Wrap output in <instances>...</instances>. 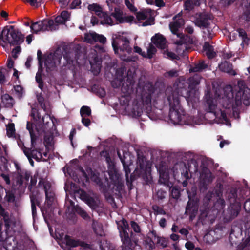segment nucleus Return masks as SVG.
<instances>
[{"mask_svg":"<svg viewBox=\"0 0 250 250\" xmlns=\"http://www.w3.org/2000/svg\"><path fill=\"white\" fill-rule=\"evenodd\" d=\"M81 0H72L69 5V8L71 9H80L81 7Z\"/></svg>","mask_w":250,"mask_h":250,"instance_id":"obj_46","label":"nucleus"},{"mask_svg":"<svg viewBox=\"0 0 250 250\" xmlns=\"http://www.w3.org/2000/svg\"><path fill=\"white\" fill-rule=\"evenodd\" d=\"M1 101L3 104L6 107H12L14 103L13 98L6 94L1 96Z\"/></svg>","mask_w":250,"mask_h":250,"instance_id":"obj_32","label":"nucleus"},{"mask_svg":"<svg viewBox=\"0 0 250 250\" xmlns=\"http://www.w3.org/2000/svg\"><path fill=\"white\" fill-rule=\"evenodd\" d=\"M164 54L166 57L171 58V59H175L177 57V55L173 52H169V51L166 50H164L163 52Z\"/></svg>","mask_w":250,"mask_h":250,"instance_id":"obj_57","label":"nucleus"},{"mask_svg":"<svg viewBox=\"0 0 250 250\" xmlns=\"http://www.w3.org/2000/svg\"><path fill=\"white\" fill-rule=\"evenodd\" d=\"M196 3L193 2V0H188L185 1V9L187 10H190L193 7L194 5H196Z\"/></svg>","mask_w":250,"mask_h":250,"instance_id":"obj_49","label":"nucleus"},{"mask_svg":"<svg viewBox=\"0 0 250 250\" xmlns=\"http://www.w3.org/2000/svg\"><path fill=\"white\" fill-rule=\"evenodd\" d=\"M166 77H174L178 76V71L175 69L171 70L165 74Z\"/></svg>","mask_w":250,"mask_h":250,"instance_id":"obj_54","label":"nucleus"},{"mask_svg":"<svg viewBox=\"0 0 250 250\" xmlns=\"http://www.w3.org/2000/svg\"><path fill=\"white\" fill-rule=\"evenodd\" d=\"M30 177V173L27 171L17 168V171L13 174V186H21L26 184Z\"/></svg>","mask_w":250,"mask_h":250,"instance_id":"obj_14","label":"nucleus"},{"mask_svg":"<svg viewBox=\"0 0 250 250\" xmlns=\"http://www.w3.org/2000/svg\"><path fill=\"white\" fill-rule=\"evenodd\" d=\"M201 177L205 183L210 182L213 179V176L208 170H206L205 172L201 174Z\"/></svg>","mask_w":250,"mask_h":250,"instance_id":"obj_37","label":"nucleus"},{"mask_svg":"<svg viewBox=\"0 0 250 250\" xmlns=\"http://www.w3.org/2000/svg\"><path fill=\"white\" fill-rule=\"evenodd\" d=\"M26 128L29 131L31 140V148L29 149L24 147L23 149V152L28 159L33 158L37 161H40L42 159V154L40 149H37L36 148V140L37 139V134L39 130L35 125L29 122L27 123Z\"/></svg>","mask_w":250,"mask_h":250,"instance_id":"obj_2","label":"nucleus"},{"mask_svg":"<svg viewBox=\"0 0 250 250\" xmlns=\"http://www.w3.org/2000/svg\"><path fill=\"white\" fill-rule=\"evenodd\" d=\"M92 227L97 235L102 236L104 234L103 226L101 223L93 220Z\"/></svg>","mask_w":250,"mask_h":250,"instance_id":"obj_34","label":"nucleus"},{"mask_svg":"<svg viewBox=\"0 0 250 250\" xmlns=\"http://www.w3.org/2000/svg\"><path fill=\"white\" fill-rule=\"evenodd\" d=\"M171 194L172 197L173 198L177 199L180 196V190L178 188H177L175 187H173L171 189Z\"/></svg>","mask_w":250,"mask_h":250,"instance_id":"obj_53","label":"nucleus"},{"mask_svg":"<svg viewBox=\"0 0 250 250\" xmlns=\"http://www.w3.org/2000/svg\"><path fill=\"white\" fill-rule=\"evenodd\" d=\"M203 79L201 76L195 75L188 80V88H196V87L200 83Z\"/></svg>","mask_w":250,"mask_h":250,"instance_id":"obj_30","label":"nucleus"},{"mask_svg":"<svg viewBox=\"0 0 250 250\" xmlns=\"http://www.w3.org/2000/svg\"><path fill=\"white\" fill-rule=\"evenodd\" d=\"M61 58L62 51L60 49H57L53 53L45 54L43 61L46 72L48 73L55 70L56 66L60 64Z\"/></svg>","mask_w":250,"mask_h":250,"instance_id":"obj_7","label":"nucleus"},{"mask_svg":"<svg viewBox=\"0 0 250 250\" xmlns=\"http://www.w3.org/2000/svg\"><path fill=\"white\" fill-rule=\"evenodd\" d=\"M65 21L63 20V18H62V17L61 16V15L58 16L55 18V23L57 24H63L64 23Z\"/></svg>","mask_w":250,"mask_h":250,"instance_id":"obj_61","label":"nucleus"},{"mask_svg":"<svg viewBox=\"0 0 250 250\" xmlns=\"http://www.w3.org/2000/svg\"><path fill=\"white\" fill-rule=\"evenodd\" d=\"M60 14L61 15V16L62 17V18H63V20L65 22L70 20V13L68 11L65 10L63 11Z\"/></svg>","mask_w":250,"mask_h":250,"instance_id":"obj_55","label":"nucleus"},{"mask_svg":"<svg viewBox=\"0 0 250 250\" xmlns=\"http://www.w3.org/2000/svg\"><path fill=\"white\" fill-rule=\"evenodd\" d=\"M223 91L224 95L221 96L216 91V95L219 102L222 104L223 106L225 108H229L233 106L232 103L233 101V93L232 87L230 85L227 86L223 89H218V92Z\"/></svg>","mask_w":250,"mask_h":250,"instance_id":"obj_10","label":"nucleus"},{"mask_svg":"<svg viewBox=\"0 0 250 250\" xmlns=\"http://www.w3.org/2000/svg\"><path fill=\"white\" fill-rule=\"evenodd\" d=\"M204 49L208 58H212L215 56L216 53L214 52L213 47L208 43H205Z\"/></svg>","mask_w":250,"mask_h":250,"instance_id":"obj_33","label":"nucleus"},{"mask_svg":"<svg viewBox=\"0 0 250 250\" xmlns=\"http://www.w3.org/2000/svg\"><path fill=\"white\" fill-rule=\"evenodd\" d=\"M207 67V65L203 62H200L199 63L196 64L195 66L193 67L190 69V72H198L202 71L205 69Z\"/></svg>","mask_w":250,"mask_h":250,"instance_id":"obj_41","label":"nucleus"},{"mask_svg":"<svg viewBox=\"0 0 250 250\" xmlns=\"http://www.w3.org/2000/svg\"><path fill=\"white\" fill-rule=\"evenodd\" d=\"M207 106L209 113L208 117H214V122L218 124H223L227 121V116L224 110L217 107L216 100L210 97L209 94H206Z\"/></svg>","mask_w":250,"mask_h":250,"instance_id":"obj_3","label":"nucleus"},{"mask_svg":"<svg viewBox=\"0 0 250 250\" xmlns=\"http://www.w3.org/2000/svg\"><path fill=\"white\" fill-rule=\"evenodd\" d=\"M91 112L90 107L86 106H83L80 110V114L82 117L89 116L91 115Z\"/></svg>","mask_w":250,"mask_h":250,"instance_id":"obj_42","label":"nucleus"},{"mask_svg":"<svg viewBox=\"0 0 250 250\" xmlns=\"http://www.w3.org/2000/svg\"><path fill=\"white\" fill-rule=\"evenodd\" d=\"M0 213L3 216V218L4 219V221L5 223V225L6 226L7 229H13L16 225V222L13 218H9L8 215L7 214V213L5 212L1 205L0 204Z\"/></svg>","mask_w":250,"mask_h":250,"instance_id":"obj_26","label":"nucleus"},{"mask_svg":"<svg viewBox=\"0 0 250 250\" xmlns=\"http://www.w3.org/2000/svg\"><path fill=\"white\" fill-rule=\"evenodd\" d=\"M244 208L247 212H250V199L245 202Z\"/></svg>","mask_w":250,"mask_h":250,"instance_id":"obj_64","label":"nucleus"},{"mask_svg":"<svg viewBox=\"0 0 250 250\" xmlns=\"http://www.w3.org/2000/svg\"><path fill=\"white\" fill-rule=\"evenodd\" d=\"M117 223L123 242V250H132L130 248L131 241L128 232L129 229L127 222L123 219Z\"/></svg>","mask_w":250,"mask_h":250,"instance_id":"obj_8","label":"nucleus"},{"mask_svg":"<svg viewBox=\"0 0 250 250\" xmlns=\"http://www.w3.org/2000/svg\"><path fill=\"white\" fill-rule=\"evenodd\" d=\"M42 53L41 50L37 51V58L39 61V67L38 71L36 75V81L38 83V86L40 89H42L43 86V83L42 79Z\"/></svg>","mask_w":250,"mask_h":250,"instance_id":"obj_21","label":"nucleus"},{"mask_svg":"<svg viewBox=\"0 0 250 250\" xmlns=\"http://www.w3.org/2000/svg\"><path fill=\"white\" fill-rule=\"evenodd\" d=\"M242 101L243 104L248 106L250 104V90L248 89L244 90L242 98H236L235 104L237 106L241 104Z\"/></svg>","mask_w":250,"mask_h":250,"instance_id":"obj_27","label":"nucleus"},{"mask_svg":"<svg viewBox=\"0 0 250 250\" xmlns=\"http://www.w3.org/2000/svg\"><path fill=\"white\" fill-rule=\"evenodd\" d=\"M65 239L66 245L70 247H76L81 246L80 250H90V249L88 244H85L84 242L78 240L73 239L68 236H66Z\"/></svg>","mask_w":250,"mask_h":250,"instance_id":"obj_20","label":"nucleus"},{"mask_svg":"<svg viewBox=\"0 0 250 250\" xmlns=\"http://www.w3.org/2000/svg\"><path fill=\"white\" fill-rule=\"evenodd\" d=\"M124 2L130 11L133 12L137 11V8L134 5V0H124Z\"/></svg>","mask_w":250,"mask_h":250,"instance_id":"obj_43","label":"nucleus"},{"mask_svg":"<svg viewBox=\"0 0 250 250\" xmlns=\"http://www.w3.org/2000/svg\"><path fill=\"white\" fill-rule=\"evenodd\" d=\"M188 90L185 91V93L181 92L187 102L193 104L198 100L199 92L196 88H188Z\"/></svg>","mask_w":250,"mask_h":250,"instance_id":"obj_18","label":"nucleus"},{"mask_svg":"<svg viewBox=\"0 0 250 250\" xmlns=\"http://www.w3.org/2000/svg\"><path fill=\"white\" fill-rule=\"evenodd\" d=\"M6 70L4 68H0V83H3L6 82L5 73Z\"/></svg>","mask_w":250,"mask_h":250,"instance_id":"obj_52","label":"nucleus"},{"mask_svg":"<svg viewBox=\"0 0 250 250\" xmlns=\"http://www.w3.org/2000/svg\"><path fill=\"white\" fill-rule=\"evenodd\" d=\"M130 225L131 228L135 232L139 233L140 232V228L138 224L134 221H131Z\"/></svg>","mask_w":250,"mask_h":250,"instance_id":"obj_58","label":"nucleus"},{"mask_svg":"<svg viewBox=\"0 0 250 250\" xmlns=\"http://www.w3.org/2000/svg\"><path fill=\"white\" fill-rule=\"evenodd\" d=\"M156 51V49L155 46L151 43L148 44V46L147 49V53L146 57L148 58H151Z\"/></svg>","mask_w":250,"mask_h":250,"instance_id":"obj_44","label":"nucleus"},{"mask_svg":"<svg viewBox=\"0 0 250 250\" xmlns=\"http://www.w3.org/2000/svg\"><path fill=\"white\" fill-rule=\"evenodd\" d=\"M65 205L67 207L66 212L69 213H73L74 211L76 210V206H75L74 203L67 199L66 197Z\"/></svg>","mask_w":250,"mask_h":250,"instance_id":"obj_36","label":"nucleus"},{"mask_svg":"<svg viewBox=\"0 0 250 250\" xmlns=\"http://www.w3.org/2000/svg\"><path fill=\"white\" fill-rule=\"evenodd\" d=\"M151 10L147 9L140 11L136 13V17L138 20H143L150 16Z\"/></svg>","mask_w":250,"mask_h":250,"instance_id":"obj_35","label":"nucleus"},{"mask_svg":"<svg viewBox=\"0 0 250 250\" xmlns=\"http://www.w3.org/2000/svg\"><path fill=\"white\" fill-rule=\"evenodd\" d=\"M156 243L159 246L162 248H165L167 247L168 240L167 239L163 237H156Z\"/></svg>","mask_w":250,"mask_h":250,"instance_id":"obj_40","label":"nucleus"},{"mask_svg":"<svg viewBox=\"0 0 250 250\" xmlns=\"http://www.w3.org/2000/svg\"><path fill=\"white\" fill-rule=\"evenodd\" d=\"M88 8L90 11H94L96 14L101 19V23L102 24L113 25V21L106 13L103 11L102 7L97 4H92L88 6Z\"/></svg>","mask_w":250,"mask_h":250,"instance_id":"obj_13","label":"nucleus"},{"mask_svg":"<svg viewBox=\"0 0 250 250\" xmlns=\"http://www.w3.org/2000/svg\"><path fill=\"white\" fill-rule=\"evenodd\" d=\"M194 18V22L195 24L198 27L203 28H207V31L208 32V37L209 38H211L212 36L208 30V26L209 25L208 21L210 19V17L206 14L200 13L195 14Z\"/></svg>","mask_w":250,"mask_h":250,"instance_id":"obj_15","label":"nucleus"},{"mask_svg":"<svg viewBox=\"0 0 250 250\" xmlns=\"http://www.w3.org/2000/svg\"><path fill=\"white\" fill-rule=\"evenodd\" d=\"M111 15L120 23L131 22L134 19L131 16H125L122 10L118 7L115 8L114 11L111 13Z\"/></svg>","mask_w":250,"mask_h":250,"instance_id":"obj_19","label":"nucleus"},{"mask_svg":"<svg viewBox=\"0 0 250 250\" xmlns=\"http://www.w3.org/2000/svg\"><path fill=\"white\" fill-rule=\"evenodd\" d=\"M142 99L144 104L148 105L151 102V96L150 94L146 93V95H143Z\"/></svg>","mask_w":250,"mask_h":250,"instance_id":"obj_50","label":"nucleus"},{"mask_svg":"<svg viewBox=\"0 0 250 250\" xmlns=\"http://www.w3.org/2000/svg\"><path fill=\"white\" fill-rule=\"evenodd\" d=\"M75 194V196L83 201L91 208L94 209L99 206L100 201L96 195L94 194H92V195H88L85 192L81 189L77 190Z\"/></svg>","mask_w":250,"mask_h":250,"instance_id":"obj_11","label":"nucleus"},{"mask_svg":"<svg viewBox=\"0 0 250 250\" xmlns=\"http://www.w3.org/2000/svg\"><path fill=\"white\" fill-rule=\"evenodd\" d=\"M37 99H38V101L39 103H40L42 108V109H43L44 110H45V104L43 103V101H44L43 98L42 96H41V95H38Z\"/></svg>","mask_w":250,"mask_h":250,"instance_id":"obj_60","label":"nucleus"},{"mask_svg":"<svg viewBox=\"0 0 250 250\" xmlns=\"http://www.w3.org/2000/svg\"><path fill=\"white\" fill-rule=\"evenodd\" d=\"M100 249L101 250H116L113 248L110 249V247L108 246V243L107 241L104 242L102 245H100Z\"/></svg>","mask_w":250,"mask_h":250,"instance_id":"obj_56","label":"nucleus"},{"mask_svg":"<svg viewBox=\"0 0 250 250\" xmlns=\"http://www.w3.org/2000/svg\"><path fill=\"white\" fill-rule=\"evenodd\" d=\"M156 167L159 172L160 178L163 179L165 181H167L169 177V170L168 169L166 164L162 163Z\"/></svg>","mask_w":250,"mask_h":250,"instance_id":"obj_24","label":"nucleus"},{"mask_svg":"<svg viewBox=\"0 0 250 250\" xmlns=\"http://www.w3.org/2000/svg\"><path fill=\"white\" fill-rule=\"evenodd\" d=\"M7 134L9 137L12 136L15 133V125L13 123L9 124L6 126Z\"/></svg>","mask_w":250,"mask_h":250,"instance_id":"obj_47","label":"nucleus"},{"mask_svg":"<svg viewBox=\"0 0 250 250\" xmlns=\"http://www.w3.org/2000/svg\"><path fill=\"white\" fill-rule=\"evenodd\" d=\"M91 69L95 75L98 74L101 69V60L95 55L89 60Z\"/></svg>","mask_w":250,"mask_h":250,"instance_id":"obj_25","label":"nucleus"},{"mask_svg":"<svg viewBox=\"0 0 250 250\" xmlns=\"http://www.w3.org/2000/svg\"><path fill=\"white\" fill-rule=\"evenodd\" d=\"M31 116L35 121H38L41 118V115L39 114L38 111L36 108H32Z\"/></svg>","mask_w":250,"mask_h":250,"instance_id":"obj_51","label":"nucleus"},{"mask_svg":"<svg viewBox=\"0 0 250 250\" xmlns=\"http://www.w3.org/2000/svg\"><path fill=\"white\" fill-rule=\"evenodd\" d=\"M219 69L223 72L228 73L231 75H235L236 72L233 69L231 64L227 61L222 62L219 65Z\"/></svg>","mask_w":250,"mask_h":250,"instance_id":"obj_28","label":"nucleus"},{"mask_svg":"<svg viewBox=\"0 0 250 250\" xmlns=\"http://www.w3.org/2000/svg\"><path fill=\"white\" fill-rule=\"evenodd\" d=\"M84 41L91 44L99 42L104 44L106 42V38L103 35L97 34L95 32H90L85 34Z\"/></svg>","mask_w":250,"mask_h":250,"instance_id":"obj_17","label":"nucleus"},{"mask_svg":"<svg viewBox=\"0 0 250 250\" xmlns=\"http://www.w3.org/2000/svg\"><path fill=\"white\" fill-rule=\"evenodd\" d=\"M31 199V208H32V213L33 217L35 216L36 214V206L39 205V202L36 197L33 196H30Z\"/></svg>","mask_w":250,"mask_h":250,"instance_id":"obj_39","label":"nucleus"},{"mask_svg":"<svg viewBox=\"0 0 250 250\" xmlns=\"http://www.w3.org/2000/svg\"><path fill=\"white\" fill-rule=\"evenodd\" d=\"M75 194V196L83 201L91 208L94 209L99 206L100 201L96 195L94 194H92V195H88L85 192L81 189L77 190Z\"/></svg>","mask_w":250,"mask_h":250,"instance_id":"obj_12","label":"nucleus"},{"mask_svg":"<svg viewBox=\"0 0 250 250\" xmlns=\"http://www.w3.org/2000/svg\"><path fill=\"white\" fill-rule=\"evenodd\" d=\"M30 28L33 33L37 34L39 32L55 30L58 28V25L53 20H43L33 22Z\"/></svg>","mask_w":250,"mask_h":250,"instance_id":"obj_9","label":"nucleus"},{"mask_svg":"<svg viewBox=\"0 0 250 250\" xmlns=\"http://www.w3.org/2000/svg\"><path fill=\"white\" fill-rule=\"evenodd\" d=\"M112 45L115 53H119V50L120 51L126 52L128 54H130L132 52L129 38L123 34L118 35L115 39H113Z\"/></svg>","mask_w":250,"mask_h":250,"instance_id":"obj_6","label":"nucleus"},{"mask_svg":"<svg viewBox=\"0 0 250 250\" xmlns=\"http://www.w3.org/2000/svg\"><path fill=\"white\" fill-rule=\"evenodd\" d=\"M152 42L159 48L164 49L167 47V42L164 37L160 34H156L151 38Z\"/></svg>","mask_w":250,"mask_h":250,"instance_id":"obj_23","label":"nucleus"},{"mask_svg":"<svg viewBox=\"0 0 250 250\" xmlns=\"http://www.w3.org/2000/svg\"><path fill=\"white\" fill-rule=\"evenodd\" d=\"M139 166L135 169V173L139 176L144 178L150 174V166L148 162L144 158H139L138 161Z\"/></svg>","mask_w":250,"mask_h":250,"instance_id":"obj_16","label":"nucleus"},{"mask_svg":"<svg viewBox=\"0 0 250 250\" xmlns=\"http://www.w3.org/2000/svg\"><path fill=\"white\" fill-rule=\"evenodd\" d=\"M6 200L8 202L13 203L15 201V199L14 193L10 191H6Z\"/></svg>","mask_w":250,"mask_h":250,"instance_id":"obj_48","label":"nucleus"},{"mask_svg":"<svg viewBox=\"0 0 250 250\" xmlns=\"http://www.w3.org/2000/svg\"><path fill=\"white\" fill-rule=\"evenodd\" d=\"M179 170L181 172V175L186 180L189 178L188 170L186 165L183 162H180L175 165L173 169V175L175 177L177 173H178V170Z\"/></svg>","mask_w":250,"mask_h":250,"instance_id":"obj_22","label":"nucleus"},{"mask_svg":"<svg viewBox=\"0 0 250 250\" xmlns=\"http://www.w3.org/2000/svg\"><path fill=\"white\" fill-rule=\"evenodd\" d=\"M182 12H179L173 18V21L169 23V27L171 32L177 35L180 38L177 43L180 45L183 44H190L192 41L188 36H184L182 33H178V29L185 23V21L182 18Z\"/></svg>","mask_w":250,"mask_h":250,"instance_id":"obj_4","label":"nucleus"},{"mask_svg":"<svg viewBox=\"0 0 250 250\" xmlns=\"http://www.w3.org/2000/svg\"><path fill=\"white\" fill-rule=\"evenodd\" d=\"M167 99L170 107L169 119L174 124L181 123L184 117V111L180 106L179 95L178 92L174 91L168 96Z\"/></svg>","mask_w":250,"mask_h":250,"instance_id":"obj_1","label":"nucleus"},{"mask_svg":"<svg viewBox=\"0 0 250 250\" xmlns=\"http://www.w3.org/2000/svg\"><path fill=\"white\" fill-rule=\"evenodd\" d=\"M188 198H189V201L188 203L187 206L186 207V212L190 213L191 212H193L192 214L194 215L197 213V207L194 201L191 199V195L189 194L188 191Z\"/></svg>","mask_w":250,"mask_h":250,"instance_id":"obj_31","label":"nucleus"},{"mask_svg":"<svg viewBox=\"0 0 250 250\" xmlns=\"http://www.w3.org/2000/svg\"><path fill=\"white\" fill-rule=\"evenodd\" d=\"M185 247L188 250H193L195 246L192 242L188 241L185 244Z\"/></svg>","mask_w":250,"mask_h":250,"instance_id":"obj_63","label":"nucleus"},{"mask_svg":"<svg viewBox=\"0 0 250 250\" xmlns=\"http://www.w3.org/2000/svg\"><path fill=\"white\" fill-rule=\"evenodd\" d=\"M157 196L160 199H163L165 198L166 192L163 190H158L156 193Z\"/></svg>","mask_w":250,"mask_h":250,"instance_id":"obj_59","label":"nucleus"},{"mask_svg":"<svg viewBox=\"0 0 250 250\" xmlns=\"http://www.w3.org/2000/svg\"><path fill=\"white\" fill-rule=\"evenodd\" d=\"M82 122L86 127H88L91 123L90 120L85 117H82Z\"/></svg>","mask_w":250,"mask_h":250,"instance_id":"obj_62","label":"nucleus"},{"mask_svg":"<svg viewBox=\"0 0 250 250\" xmlns=\"http://www.w3.org/2000/svg\"><path fill=\"white\" fill-rule=\"evenodd\" d=\"M2 39L4 42L12 45L19 44L24 41V37L21 32L15 30L12 26L9 29L5 28L3 30Z\"/></svg>","mask_w":250,"mask_h":250,"instance_id":"obj_5","label":"nucleus"},{"mask_svg":"<svg viewBox=\"0 0 250 250\" xmlns=\"http://www.w3.org/2000/svg\"><path fill=\"white\" fill-rule=\"evenodd\" d=\"M73 56L74 54L73 53H70L66 56H64V58L68 62V63L69 64L71 63L73 65H75V64H77L78 62L77 58L75 57V59H73Z\"/></svg>","mask_w":250,"mask_h":250,"instance_id":"obj_45","label":"nucleus"},{"mask_svg":"<svg viewBox=\"0 0 250 250\" xmlns=\"http://www.w3.org/2000/svg\"><path fill=\"white\" fill-rule=\"evenodd\" d=\"M75 211L85 220H88L90 218L87 212L79 206H76Z\"/></svg>","mask_w":250,"mask_h":250,"instance_id":"obj_38","label":"nucleus"},{"mask_svg":"<svg viewBox=\"0 0 250 250\" xmlns=\"http://www.w3.org/2000/svg\"><path fill=\"white\" fill-rule=\"evenodd\" d=\"M49 188L50 185L48 183H46L44 185L46 195V203L47 204L48 207H50L53 204L54 201V194L53 192L49 191Z\"/></svg>","mask_w":250,"mask_h":250,"instance_id":"obj_29","label":"nucleus"}]
</instances>
